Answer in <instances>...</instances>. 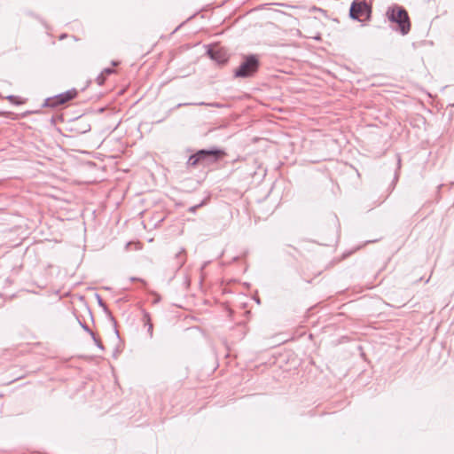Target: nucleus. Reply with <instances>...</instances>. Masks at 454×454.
<instances>
[{"label": "nucleus", "instance_id": "obj_2", "mask_svg": "<svg viewBox=\"0 0 454 454\" xmlns=\"http://www.w3.org/2000/svg\"><path fill=\"white\" fill-rule=\"evenodd\" d=\"M225 155L226 153L222 150H200L190 157L188 163L191 166H196L200 163L210 165L217 162Z\"/></svg>", "mask_w": 454, "mask_h": 454}, {"label": "nucleus", "instance_id": "obj_7", "mask_svg": "<svg viewBox=\"0 0 454 454\" xmlns=\"http://www.w3.org/2000/svg\"><path fill=\"white\" fill-rule=\"evenodd\" d=\"M6 98L12 104L18 105V106L23 105L27 102L26 98H23L19 96H8Z\"/></svg>", "mask_w": 454, "mask_h": 454}, {"label": "nucleus", "instance_id": "obj_10", "mask_svg": "<svg viewBox=\"0 0 454 454\" xmlns=\"http://www.w3.org/2000/svg\"><path fill=\"white\" fill-rule=\"evenodd\" d=\"M114 72V69H112V68H106V69H104V70L102 71V73H103L105 75H106V76H108L109 74H113Z\"/></svg>", "mask_w": 454, "mask_h": 454}, {"label": "nucleus", "instance_id": "obj_5", "mask_svg": "<svg viewBox=\"0 0 454 454\" xmlns=\"http://www.w3.org/2000/svg\"><path fill=\"white\" fill-rule=\"evenodd\" d=\"M370 12L369 6L364 2H354L350 7V16L355 20H367Z\"/></svg>", "mask_w": 454, "mask_h": 454}, {"label": "nucleus", "instance_id": "obj_6", "mask_svg": "<svg viewBox=\"0 0 454 454\" xmlns=\"http://www.w3.org/2000/svg\"><path fill=\"white\" fill-rule=\"evenodd\" d=\"M208 54L211 56L213 59H215L219 63H224L227 60L225 53L221 51L220 50H210Z\"/></svg>", "mask_w": 454, "mask_h": 454}, {"label": "nucleus", "instance_id": "obj_1", "mask_svg": "<svg viewBox=\"0 0 454 454\" xmlns=\"http://www.w3.org/2000/svg\"><path fill=\"white\" fill-rule=\"evenodd\" d=\"M387 16L392 22L398 24L399 30L406 35L411 29V22L408 12L401 6L394 5L387 11Z\"/></svg>", "mask_w": 454, "mask_h": 454}, {"label": "nucleus", "instance_id": "obj_4", "mask_svg": "<svg viewBox=\"0 0 454 454\" xmlns=\"http://www.w3.org/2000/svg\"><path fill=\"white\" fill-rule=\"evenodd\" d=\"M76 96L77 90L75 89H72L55 97L49 98L46 100V105L51 107H58L75 98Z\"/></svg>", "mask_w": 454, "mask_h": 454}, {"label": "nucleus", "instance_id": "obj_3", "mask_svg": "<svg viewBox=\"0 0 454 454\" xmlns=\"http://www.w3.org/2000/svg\"><path fill=\"white\" fill-rule=\"evenodd\" d=\"M258 59L254 56L247 57L235 70V76L247 77L254 74L258 69Z\"/></svg>", "mask_w": 454, "mask_h": 454}, {"label": "nucleus", "instance_id": "obj_9", "mask_svg": "<svg viewBox=\"0 0 454 454\" xmlns=\"http://www.w3.org/2000/svg\"><path fill=\"white\" fill-rule=\"evenodd\" d=\"M106 77H107L106 75H105L103 73H101V74L98 76V78H97L98 83L99 85L104 84L105 80H106Z\"/></svg>", "mask_w": 454, "mask_h": 454}, {"label": "nucleus", "instance_id": "obj_8", "mask_svg": "<svg viewBox=\"0 0 454 454\" xmlns=\"http://www.w3.org/2000/svg\"><path fill=\"white\" fill-rule=\"evenodd\" d=\"M144 320H145V324L148 326V332H149L150 335H152L153 326V323H152L150 316L148 314H145L144 317Z\"/></svg>", "mask_w": 454, "mask_h": 454}]
</instances>
